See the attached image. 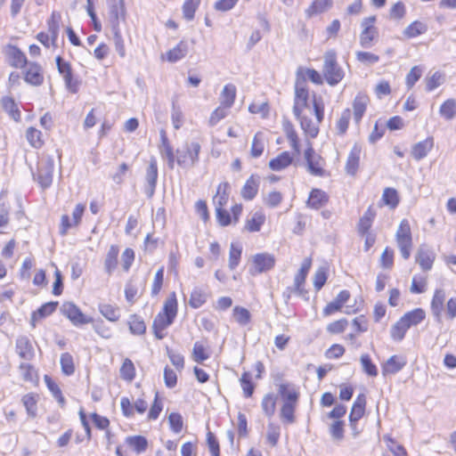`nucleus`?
Returning a JSON list of instances; mask_svg holds the SVG:
<instances>
[{"label": "nucleus", "mask_w": 456, "mask_h": 456, "mask_svg": "<svg viewBox=\"0 0 456 456\" xmlns=\"http://www.w3.org/2000/svg\"><path fill=\"white\" fill-rule=\"evenodd\" d=\"M160 153L167 161L170 169L175 167V162L183 169L193 167L199 161V154L201 146L197 142H186L182 147L176 150L175 155L173 148L168 142L164 131L161 132Z\"/></svg>", "instance_id": "nucleus-1"}, {"label": "nucleus", "mask_w": 456, "mask_h": 456, "mask_svg": "<svg viewBox=\"0 0 456 456\" xmlns=\"http://www.w3.org/2000/svg\"><path fill=\"white\" fill-rule=\"evenodd\" d=\"M177 314V299L175 292H172L164 302L163 309L154 318L152 330L158 339L166 337L165 330L175 321Z\"/></svg>", "instance_id": "nucleus-2"}, {"label": "nucleus", "mask_w": 456, "mask_h": 456, "mask_svg": "<svg viewBox=\"0 0 456 456\" xmlns=\"http://www.w3.org/2000/svg\"><path fill=\"white\" fill-rule=\"evenodd\" d=\"M313 110L316 118V121L310 119L305 113H302L301 117H296L299 122L302 130L311 138H315L319 133V124L322 121L324 116V103L321 97H313Z\"/></svg>", "instance_id": "nucleus-3"}, {"label": "nucleus", "mask_w": 456, "mask_h": 456, "mask_svg": "<svg viewBox=\"0 0 456 456\" xmlns=\"http://www.w3.org/2000/svg\"><path fill=\"white\" fill-rule=\"evenodd\" d=\"M322 73L327 83L332 86L343 79L344 71L337 62L335 51L330 50L325 53Z\"/></svg>", "instance_id": "nucleus-4"}, {"label": "nucleus", "mask_w": 456, "mask_h": 456, "mask_svg": "<svg viewBox=\"0 0 456 456\" xmlns=\"http://www.w3.org/2000/svg\"><path fill=\"white\" fill-rule=\"evenodd\" d=\"M395 240L403 258L409 259L413 243L411 225L407 219H403L400 222L395 232Z\"/></svg>", "instance_id": "nucleus-5"}, {"label": "nucleus", "mask_w": 456, "mask_h": 456, "mask_svg": "<svg viewBox=\"0 0 456 456\" xmlns=\"http://www.w3.org/2000/svg\"><path fill=\"white\" fill-rule=\"evenodd\" d=\"M54 160L52 156L43 155L37 163V171L33 174L34 179L42 189L49 188L53 183Z\"/></svg>", "instance_id": "nucleus-6"}, {"label": "nucleus", "mask_w": 456, "mask_h": 456, "mask_svg": "<svg viewBox=\"0 0 456 456\" xmlns=\"http://www.w3.org/2000/svg\"><path fill=\"white\" fill-rule=\"evenodd\" d=\"M308 89L306 82L304 78L296 79L295 83V99L293 112L296 117H301L302 113H305L306 110L311 114L312 109L308 103Z\"/></svg>", "instance_id": "nucleus-7"}, {"label": "nucleus", "mask_w": 456, "mask_h": 456, "mask_svg": "<svg viewBox=\"0 0 456 456\" xmlns=\"http://www.w3.org/2000/svg\"><path fill=\"white\" fill-rule=\"evenodd\" d=\"M376 16H370L362 19L361 22L362 32L359 37V43L362 48H370L377 40L379 32L375 27Z\"/></svg>", "instance_id": "nucleus-8"}, {"label": "nucleus", "mask_w": 456, "mask_h": 456, "mask_svg": "<svg viewBox=\"0 0 456 456\" xmlns=\"http://www.w3.org/2000/svg\"><path fill=\"white\" fill-rule=\"evenodd\" d=\"M304 157L306 162V168L307 171L314 176H324L325 175V169H324V159L317 154L313 146L312 143L308 141L307 142V149L305 151Z\"/></svg>", "instance_id": "nucleus-9"}, {"label": "nucleus", "mask_w": 456, "mask_h": 456, "mask_svg": "<svg viewBox=\"0 0 456 456\" xmlns=\"http://www.w3.org/2000/svg\"><path fill=\"white\" fill-rule=\"evenodd\" d=\"M275 265V257L269 253H258L252 256L249 273L255 276L262 273L268 272L273 268Z\"/></svg>", "instance_id": "nucleus-10"}, {"label": "nucleus", "mask_w": 456, "mask_h": 456, "mask_svg": "<svg viewBox=\"0 0 456 456\" xmlns=\"http://www.w3.org/2000/svg\"><path fill=\"white\" fill-rule=\"evenodd\" d=\"M61 312L75 326L93 322V318L84 314L82 311L72 302H64L61 306Z\"/></svg>", "instance_id": "nucleus-11"}, {"label": "nucleus", "mask_w": 456, "mask_h": 456, "mask_svg": "<svg viewBox=\"0 0 456 456\" xmlns=\"http://www.w3.org/2000/svg\"><path fill=\"white\" fill-rule=\"evenodd\" d=\"M126 20V8L124 0H113L110 4L109 22L111 30L120 29V23Z\"/></svg>", "instance_id": "nucleus-12"}, {"label": "nucleus", "mask_w": 456, "mask_h": 456, "mask_svg": "<svg viewBox=\"0 0 456 456\" xmlns=\"http://www.w3.org/2000/svg\"><path fill=\"white\" fill-rule=\"evenodd\" d=\"M158 180V166L155 159H151L149 167L146 169L145 174V194L148 198H151L154 195Z\"/></svg>", "instance_id": "nucleus-13"}, {"label": "nucleus", "mask_w": 456, "mask_h": 456, "mask_svg": "<svg viewBox=\"0 0 456 456\" xmlns=\"http://www.w3.org/2000/svg\"><path fill=\"white\" fill-rule=\"evenodd\" d=\"M15 352L21 359L26 361H31L35 356V350L30 339L23 335L16 338Z\"/></svg>", "instance_id": "nucleus-14"}, {"label": "nucleus", "mask_w": 456, "mask_h": 456, "mask_svg": "<svg viewBox=\"0 0 456 456\" xmlns=\"http://www.w3.org/2000/svg\"><path fill=\"white\" fill-rule=\"evenodd\" d=\"M407 363L406 358L401 355H392L382 364V374L384 376L395 374L400 371Z\"/></svg>", "instance_id": "nucleus-15"}, {"label": "nucleus", "mask_w": 456, "mask_h": 456, "mask_svg": "<svg viewBox=\"0 0 456 456\" xmlns=\"http://www.w3.org/2000/svg\"><path fill=\"white\" fill-rule=\"evenodd\" d=\"M435 260L434 252L426 245H420L417 255L416 262L423 271H428L432 268Z\"/></svg>", "instance_id": "nucleus-16"}, {"label": "nucleus", "mask_w": 456, "mask_h": 456, "mask_svg": "<svg viewBox=\"0 0 456 456\" xmlns=\"http://www.w3.org/2000/svg\"><path fill=\"white\" fill-rule=\"evenodd\" d=\"M444 300L445 291L442 289H436L433 298L431 300L430 308L432 314L434 315L437 322H442V312L444 308Z\"/></svg>", "instance_id": "nucleus-17"}, {"label": "nucleus", "mask_w": 456, "mask_h": 456, "mask_svg": "<svg viewBox=\"0 0 456 456\" xmlns=\"http://www.w3.org/2000/svg\"><path fill=\"white\" fill-rule=\"evenodd\" d=\"M24 79L27 83L33 86L41 85L44 80L42 68L35 62L28 63V68L25 71Z\"/></svg>", "instance_id": "nucleus-18"}, {"label": "nucleus", "mask_w": 456, "mask_h": 456, "mask_svg": "<svg viewBox=\"0 0 456 456\" xmlns=\"http://www.w3.org/2000/svg\"><path fill=\"white\" fill-rule=\"evenodd\" d=\"M434 147V138L428 137L424 141L419 142L412 146L411 156L416 160H420L427 157L428 152Z\"/></svg>", "instance_id": "nucleus-19"}, {"label": "nucleus", "mask_w": 456, "mask_h": 456, "mask_svg": "<svg viewBox=\"0 0 456 456\" xmlns=\"http://www.w3.org/2000/svg\"><path fill=\"white\" fill-rule=\"evenodd\" d=\"M375 216L376 211L371 206H370L357 224V232L361 236L370 233V229L372 225Z\"/></svg>", "instance_id": "nucleus-20"}, {"label": "nucleus", "mask_w": 456, "mask_h": 456, "mask_svg": "<svg viewBox=\"0 0 456 456\" xmlns=\"http://www.w3.org/2000/svg\"><path fill=\"white\" fill-rule=\"evenodd\" d=\"M370 102L368 95L364 94H358L353 102L354 118L356 123H359L363 114L366 111L367 106Z\"/></svg>", "instance_id": "nucleus-21"}, {"label": "nucleus", "mask_w": 456, "mask_h": 456, "mask_svg": "<svg viewBox=\"0 0 456 456\" xmlns=\"http://www.w3.org/2000/svg\"><path fill=\"white\" fill-rule=\"evenodd\" d=\"M5 53L12 66L15 68H22L27 64L25 54L18 47L8 45L5 50Z\"/></svg>", "instance_id": "nucleus-22"}, {"label": "nucleus", "mask_w": 456, "mask_h": 456, "mask_svg": "<svg viewBox=\"0 0 456 456\" xmlns=\"http://www.w3.org/2000/svg\"><path fill=\"white\" fill-rule=\"evenodd\" d=\"M349 297L350 293L348 290L340 291L336 298L325 306L323 309V314L328 316L337 311H339L343 305L349 299Z\"/></svg>", "instance_id": "nucleus-23"}, {"label": "nucleus", "mask_w": 456, "mask_h": 456, "mask_svg": "<svg viewBox=\"0 0 456 456\" xmlns=\"http://www.w3.org/2000/svg\"><path fill=\"white\" fill-rule=\"evenodd\" d=\"M361 157V148L357 145H354L349 152V155L346 163V172L350 175H354L359 167Z\"/></svg>", "instance_id": "nucleus-24"}, {"label": "nucleus", "mask_w": 456, "mask_h": 456, "mask_svg": "<svg viewBox=\"0 0 456 456\" xmlns=\"http://www.w3.org/2000/svg\"><path fill=\"white\" fill-rule=\"evenodd\" d=\"M366 406V397L363 394H360L353 406L349 414V422H357L364 414Z\"/></svg>", "instance_id": "nucleus-25"}, {"label": "nucleus", "mask_w": 456, "mask_h": 456, "mask_svg": "<svg viewBox=\"0 0 456 456\" xmlns=\"http://www.w3.org/2000/svg\"><path fill=\"white\" fill-rule=\"evenodd\" d=\"M61 15L59 12L53 11L47 20L48 35L51 36L52 45L56 46V41L60 30Z\"/></svg>", "instance_id": "nucleus-26"}, {"label": "nucleus", "mask_w": 456, "mask_h": 456, "mask_svg": "<svg viewBox=\"0 0 456 456\" xmlns=\"http://www.w3.org/2000/svg\"><path fill=\"white\" fill-rule=\"evenodd\" d=\"M328 200L326 192L320 189H313L307 200V206L314 209H319L328 202Z\"/></svg>", "instance_id": "nucleus-27"}, {"label": "nucleus", "mask_w": 456, "mask_h": 456, "mask_svg": "<svg viewBox=\"0 0 456 456\" xmlns=\"http://www.w3.org/2000/svg\"><path fill=\"white\" fill-rule=\"evenodd\" d=\"M259 177L252 175L245 183L241 189V196L247 200L255 198L258 191Z\"/></svg>", "instance_id": "nucleus-28"}, {"label": "nucleus", "mask_w": 456, "mask_h": 456, "mask_svg": "<svg viewBox=\"0 0 456 456\" xmlns=\"http://www.w3.org/2000/svg\"><path fill=\"white\" fill-rule=\"evenodd\" d=\"M235 98H236L235 86L232 84L225 85L221 92V94H220V98H219L220 106L225 107L230 110L234 103Z\"/></svg>", "instance_id": "nucleus-29"}, {"label": "nucleus", "mask_w": 456, "mask_h": 456, "mask_svg": "<svg viewBox=\"0 0 456 456\" xmlns=\"http://www.w3.org/2000/svg\"><path fill=\"white\" fill-rule=\"evenodd\" d=\"M278 391L283 403H297L299 394L292 384H280Z\"/></svg>", "instance_id": "nucleus-30"}, {"label": "nucleus", "mask_w": 456, "mask_h": 456, "mask_svg": "<svg viewBox=\"0 0 456 456\" xmlns=\"http://www.w3.org/2000/svg\"><path fill=\"white\" fill-rule=\"evenodd\" d=\"M188 53V44L185 41H180L174 48L166 53L167 61L176 62L186 56Z\"/></svg>", "instance_id": "nucleus-31"}, {"label": "nucleus", "mask_w": 456, "mask_h": 456, "mask_svg": "<svg viewBox=\"0 0 456 456\" xmlns=\"http://www.w3.org/2000/svg\"><path fill=\"white\" fill-rule=\"evenodd\" d=\"M292 160L290 154L288 151H283L269 161V167L273 171H281L291 165Z\"/></svg>", "instance_id": "nucleus-32"}, {"label": "nucleus", "mask_w": 456, "mask_h": 456, "mask_svg": "<svg viewBox=\"0 0 456 456\" xmlns=\"http://www.w3.org/2000/svg\"><path fill=\"white\" fill-rule=\"evenodd\" d=\"M57 305V302H48L44 304L40 308L37 309V311L34 312L31 315L30 321L32 327H36L37 322L40 319L52 314L55 311Z\"/></svg>", "instance_id": "nucleus-33"}, {"label": "nucleus", "mask_w": 456, "mask_h": 456, "mask_svg": "<svg viewBox=\"0 0 456 456\" xmlns=\"http://www.w3.org/2000/svg\"><path fill=\"white\" fill-rule=\"evenodd\" d=\"M118 247L116 245H111L106 254L104 260V269L109 275H110L113 273V271L116 269L118 265Z\"/></svg>", "instance_id": "nucleus-34"}, {"label": "nucleus", "mask_w": 456, "mask_h": 456, "mask_svg": "<svg viewBox=\"0 0 456 456\" xmlns=\"http://www.w3.org/2000/svg\"><path fill=\"white\" fill-rule=\"evenodd\" d=\"M426 318V313L422 308H416L412 311L404 314L401 319L405 324L409 325V329L411 326H416L420 323Z\"/></svg>", "instance_id": "nucleus-35"}, {"label": "nucleus", "mask_w": 456, "mask_h": 456, "mask_svg": "<svg viewBox=\"0 0 456 456\" xmlns=\"http://www.w3.org/2000/svg\"><path fill=\"white\" fill-rule=\"evenodd\" d=\"M283 131L286 134L287 139L289 140L291 148L295 151L297 155L300 153V146L298 142L297 134L293 126V125L289 121H285L283 123Z\"/></svg>", "instance_id": "nucleus-36"}, {"label": "nucleus", "mask_w": 456, "mask_h": 456, "mask_svg": "<svg viewBox=\"0 0 456 456\" xmlns=\"http://www.w3.org/2000/svg\"><path fill=\"white\" fill-rule=\"evenodd\" d=\"M228 189V183H223L218 185L216 194L213 198L216 208H223L227 204L229 200Z\"/></svg>", "instance_id": "nucleus-37"}, {"label": "nucleus", "mask_w": 456, "mask_h": 456, "mask_svg": "<svg viewBox=\"0 0 456 456\" xmlns=\"http://www.w3.org/2000/svg\"><path fill=\"white\" fill-rule=\"evenodd\" d=\"M208 299V293L205 289L200 287H196L193 289L191 294V297L189 300V305L192 308H199L203 305Z\"/></svg>", "instance_id": "nucleus-38"}, {"label": "nucleus", "mask_w": 456, "mask_h": 456, "mask_svg": "<svg viewBox=\"0 0 456 456\" xmlns=\"http://www.w3.org/2000/svg\"><path fill=\"white\" fill-rule=\"evenodd\" d=\"M306 77L309 78L314 84L322 85L323 79L321 74L314 69L298 68L296 73V79L304 78L306 82Z\"/></svg>", "instance_id": "nucleus-39"}, {"label": "nucleus", "mask_w": 456, "mask_h": 456, "mask_svg": "<svg viewBox=\"0 0 456 456\" xmlns=\"http://www.w3.org/2000/svg\"><path fill=\"white\" fill-rule=\"evenodd\" d=\"M428 31V25L422 21L415 20L411 22L403 30V35L407 38H413L419 35H422Z\"/></svg>", "instance_id": "nucleus-40"}, {"label": "nucleus", "mask_w": 456, "mask_h": 456, "mask_svg": "<svg viewBox=\"0 0 456 456\" xmlns=\"http://www.w3.org/2000/svg\"><path fill=\"white\" fill-rule=\"evenodd\" d=\"M265 138L262 132H257L252 141L250 154L253 158L260 157L265 150Z\"/></svg>", "instance_id": "nucleus-41"}, {"label": "nucleus", "mask_w": 456, "mask_h": 456, "mask_svg": "<svg viewBox=\"0 0 456 456\" xmlns=\"http://www.w3.org/2000/svg\"><path fill=\"white\" fill-rule=\"evenodd\" d=\"M381 200L390 208H395L399 204V196L397 191L390 187L386 188L383 191Z\"/></svg>", "instance_id": "nucleus-42"}, {"label": "nucleus", "mask_w": 456, "mask_h": 456, "mask_svg": "<svg viewBox=\"0 0 456 456\" xmlns=\"http://www.w3.org/2000/svg\"><path fill=\"white\" fill-rule=\"evenodd\" d=\"M99 311L107 320L110 322H117L120 317L118 307L110 304L99 305Z\"/></svg>", "instance_id": "nucleus-43"}, {"label": "nucleus", "mask_w": 456, "mask_h": 456, "mask_svg": "<svg viewBox=\"0 0 456 456\" xmlns=\"http://www.w3.org/2000/svg\"><path fill=\"white\" fill-rule=\"evenodd\" d=\"M344 421L334 420L329 427V432L332 440L336 443H339L344 439Z\"/></svg>", "instance_id": "nucleus-44"}, {"label": "nucleus", "mask_w": 456, "mask_h": 456, "mask_svg": "<svg viewBox=\"0 0 456 456\" xmlns=\"http://www.w3.org/2000/svg\"><path fill=\"white\" fill-rule=\"evenodd\" d=\"M440 115L447 120H451L456 114V100L448 99L440 107Z\"/></svg>", "instance_id": "nucleus-45"}, {"label": "nucleus", "mask_w": 456, "mask_h": 456, "mask_svg": "<svg viewBox=\"0 0 456 456\" xmlns=\"http://www.w3.org/2000/svg\"><path fill=\"white\" fill-rule=\"evenodd\" d=\"M261 406L267 417H272L276 409V396L273 394H267L264 396Z\"/></svg>", "instance_id": "nucleus-46"}, {"label": "nucleus", "mask_w": 456, "mask_h": 456, "mask_svg": "<svg viewBox=\"0 0 456 456\" xmlns=\"http://www.w3.org/2000/svg\"><path fill=\"white\" fill-rule=\"evenodd\" d=\"M409 329V325L405 324L404 322L400 318L391 328L390 335L391 338L395 341H401L406 331Z\"/></svg>", "instance_id": "nucleus-47"}, {"label": "nucleus", "mask_w": 456, "mask_h": 456, "mask_svg": "<svg viewBox=\"0 0 456 456\" xmlns=\"http://www.w3.org/2000/svg\"><path fill=\"white\" fill-rule=\"evenodd\" d=\"M2 107L5 112H7L12 118L18 121L20 118V113L17 109L16 103L10 97H4L1 101Z\"/></svg>", "instance_id": "nucleus-48"}, {"label": "nucleus", "mask_w": 456, "mask_h": 456, "mask_svg": "<svg viewBox=\"0 0 456 456\" xmlns=\"http://www.w3.org/2000/svg\"><path fill=\"white\" fill-rule=\"evenodd\" d=\"M126 443L137 453L145 452L148 445L146 438L141 436H128L126 438Z\"/></svg>", "instance_id": "nucleus-49"}, {"label": "nucleus", "mask_w": 456, "mask_h": 456, "mask_svg": "<svg viewBox=\"0 0 456 456\" xmlns=\"http://www.w3.org/2000/svg\"><path fill=\"white\" fill-rule=\"evenodd\" d=\"M130 331L134 335H142L146 331L143 320L138 315H132L128 322Z\"/></svg>", "instance_id": "nucleus-50"}, {"label": "nucleus", "mask_w": 456, "mask_h": 456, "mask_svg": "<svg viewBox=\"0 0 456 456\" xmlns=\"http://www.w3.org/2000/svg\"><path fill=\"white\" fill-rule=\"evenodd\" d=\"M265 215L262 212L257 211L247 221L246 228L249 232H258L261 229L262 224L265 223Z\"/></svg>", "instance_id": "nucleus-51"}, {"label": "nucleus", "mask_w": 456, "mask_h": 456, "mask_svg": "<svg viewBox=\"0 0 456 456\" xmlns=\"http://www.w3.org/2000/svg\"><path fill=\"white\" fill-rule=\"evenodd\" d=\"M242 248L240 245L232 243L229 253V268L234 270L239 263L241 256Z\"/></svg>", "instance_id": "nucleus-52"}, {"label": "nucleus", "mask_w": 456, "mask_h": 456, "mask_svg": "<svg viewBox=\"0 0 456 456\" xmlns=\"http://www.w3.org/2000/svg\"><path fill=\"white\" fill-rule=\"evenodd\" d=\"M26 137L29 144L34 148L38 149L44 144L41 131L34 127L28 128L26 132Z\"/></svg>", "instance_id": "nucleus-53"}, {"label": "nucleus", "mask_w": 456, "mask_h": 456, "mask_svg": "<svg viewBox=\"0 0 456 456\" xmlns=\"http://www.w3.org/2000/svg\"><path fill=\"white\" fill-rule=\"evenodd\" d=\"M19 370L22 379L25 382H36L37 379V372L32 365L25 362H21L19 366Z\"/></svg>", "instance_id": "nucleus-54"}, {"label": "nucleus", "mask_w": 456, "mask_h": 456, "mask_svg": "<svg viewBox=\"0 0 456 456\" xmlns=\"http://www.w3.org/2000/svg\"><path fill=\"white\" fill-rule=\"evenodd\" d=\"M134 376L135 369L133 362L128 358L125 359L120 368V377L126 381H132Z\"/></svg>", "instance_id": "nucleus-55"}, {"label": "nucleus", "mask_w": 456, "mask_h": 456, "mask_svg": "<svg viewBox=\"0 0 456 456\" xmlns=\"http://www.w3.org/2000/svg\"><path fill=\"white\" fill-rule=\"evenodd\" d=\"M192 358L197 362H202L209 358V354L201 342L197 341L194 343Z\"/></svg>", "instance_id": "nucleus-56"}, {"label": "nucleus", "mask_w": 456, "mask_h": 456, "mask_svg": "<svg viewBox=\"0 0 456 456\" xmlns=\"http://www.w3.org/2000/svg\"><path fill=\"white\" fill-rule=\"evenodd\" d=\"M61 366L62 372L67 375H72L75 371V366L73 362V357L69 353H64L61 355Z\"/></svg>", "instance_id": "nucleus-57"}, {"label": "nucleus", "mask_w": 456, "mask_h": 456, "mask_svg": "<svg viewBox=\"0 0 456 456\" xmlns=\"http://www.w3.org/2000/svg\"><path fill=\"white\" fill-rule=\"evenodd\" d=\"M22 403L27 410L28 414L34 418L37 415V397L34 394H27L22 397Z\"/></svg>", "instance_id": "nucleus-58"}, {"label": "nucleus", "mask_w": 456, "mask_h": 456, "mask_svg": "<svg viewBox=\"0 0 456 456\" xmlns=\"http://www.w3.org/2000/svg\"><path fill=\"white\" fill-rule=\"evenodd\" d=\"M297 403H283L281 409V418L282 421L287 423H293L295 421V408Z\"/></svg>", "instance_id": "nucleus-59"}, {"label": "nucleus", "mask_w": 456, "mask_h": 456, "mask_svg": "<svg viewBox=\"0 0 456 456\" xmlns=\"http://www.w3.org/2000/svg\"><path fill=\"white\" fill-rule=\"evenodd\" d=\"M232 312L233 317L239 324L245 326L250 322L251 315L248 309L241 306H235Z\"/></svg>", "instance_id": "nucleus-60"}, {"label": "nucleus", "mask_w": 456, "mask_h": 456, "mask_svg": "<svg viewBox=\"0 0 456 456\" xmlns=\"http://www.w3.org/2000/svg\"><path fill=\"white\" fill-rule=\"evenodd\" d=\"M200 4V0H185L183 5V14L187 20L194 18L195 12Z\"/></svg>", "instance_id": "nucleus-61"}, {"label": "nucleus", "mask_w": 456, "mask_h": 456, "mask_svg": "<svg viewBox=\"0 0 456 456\" xmlns=\"http://www.w3.org/2000/svg\"><path fill=\"white\" fill-rule=\"evenodd\" d=\"M332 6L331 0H314L307 12L310 15L322 12Z\"/></svg>", "instance_id": "nucleus-62"}, {"label": "nucleus", "mask_w": 456, "mask_h": 456, "mask_svg": "<svg viewBox=\"0 0 456 456\" xmlns=\"http://www.w3.org/2000/svg\"><path fill=\"white\" fill-rule=\"evenodd\" d=\"M360 361L362 366V370L365 373L371 377H376L378 375V369L376 365L371 362L369 354H362Z\"/></svg>", "instance_id": "nucleus-63"}, {"label": "nucleus", "mask_w": 456, "mask_h": 456, "mask_svg": "<svg viewBox=\"0 0 456 456\" xmlns=\"http://www.w3.org/2000/svg\"><path fill=\"white\" fill-rule=\"evenodd\" d=\"M240 386L243 390L245 397H250L253 395L255 386L251 381V375L248 372H244L240 378Z\"/></svg>", "instance_id": "nucleus-64"}]
</instances>
